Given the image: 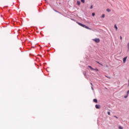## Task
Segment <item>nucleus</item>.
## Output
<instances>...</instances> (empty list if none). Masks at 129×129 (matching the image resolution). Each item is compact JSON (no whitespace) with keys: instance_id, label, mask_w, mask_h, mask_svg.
<instances>
[{"instance_id":"6e6552de","label":"nucleus","mask_w":129,"mask_h":129,"mask_svg":"<svg viewBox=\"0 0 129 129\" xmlns=\"http://www.w3.org/2000/svg\"><path fill=\"white\" fill-rule=\"evenodd\" d=\"M114 28L116 29V31H117V26H116V25H115Z\"/></svg>"},{"instance_id":"f8f14e48","label":"nucleus","mask_w":129,"mask_h":129,"mask_svg":"<svg viewBox=\"0 0 129 129\" xmlns=\"http://www.w3.org/2000/svg\"><path fill=\"white\" fill-rule=\"evenodd\" d=\"M92 16H93V17H94L95 16V13H92Z\"/></svg>"},{"instance_id":"ddd939ff","label":"nucleus","mask_w":129,"mask_h":129,"mask_svg":"<svg viewBox=\"0 0 129 129\" xmlns=\"http://www.w3.org/2000/svg\"><path fill=\"white\" fill-rule=\"evenodd\" d=\"M105 17V15L104 14H103L102 15V18H104Z\"/></svg>"},{"instance_id":"423d86ee","label":"nucleus","mask_w":129,"mask_h":129,"mask_svg":"<svg viewBox=\"0 0 129 129\" xmlns=\"http://www.w3.org/2000/svg\"><path fill=\"white\" fill-rule=\"evenodd\" d=\"M81 4V3H80V1H77L78 6H80Z\"/></svg>"},{"instance_id":"5701e85b","label":"nucleus","mask_w":129,"mask_h":129,"mask_svg":"<svg viewBox=\"0 0 129 129\" xmlns=\"http://www.w3.org/2000/svg\"><path fill=\"white\" fill-rule=\"evenodd\" d=\"M91 89L92 90H93V87L92 86L91 87Z\"/></svg>"},{"instance_id":"a878e982","label":"nucleus","mask_w":129,"mask_h":129,"mask_svg":"<svg viewBox=\"0 0 129 129\" xmlns=\"http://www.w3.org/2000/svg\"><path fill=\"white\" fill-rule=\"evenodd\" d=\"M100 64V65H102V64H100V63H99Z\"/></svg>"},{"instance_id":"4be33fe9","label":"nucleus","mask_w":129,"mask_h":129,"mask_svg":"<svg viewBox=\"0 0 129 129\" xmlns=\"http://www.w3.org/2000/svg\"><path fill=\"white\" fill-rule=\"evenodd\" d=\"M91 85L92 86H93V84H92V83H91Z\"/></svg>"},{"instance_id":"f257e3e1","label":"nucleus","mask_w":129,"mask_h":129,"mask_svg":"<svg viewBox=\"0 0 129 129\" xmlns=\"http://www.w3.org/2000/svg\"><path fill=\"white\" fill-rule=\"evenodd\" d=\"M77 23H78V24L79 25V26H81V27H83V28H85L86 29H88V30H90V28H89V27L86 26V25H85L84 24H83L82 23H80L78 22H77Z\"/></svg>"},{"instance_id":"f03ea898","label":"nucleus","mask_w":129,"mask_h":129,"mask_svg":"<svg viewBox=\"0 0 129 129\" xmlns=\"http://www.w3.org/2000/svg\"><path fill=\"white\" fill-rule=\"evenodd\" d=\"M93 41H94L95 42H96V43H99V42H100V40L99 39V38H95L93 39Z\"/></svg>"},{"instance_id":"0eeeda50","label":"nucleus","mask_w":129,"mask_h":129,"mask_svg":"<svg viewBox=\"0 0 129 129\" xmlns=\"http://www.w3.org/2000/svg\"><path fill=\"white\" fill-rule=\"evenodd\" d=\"M88 67H89V68H90V69H91V70H94V69L92 68V67H91V66H88Z\"/></svg>"},{"instance_id":"39448f33","label":"nucleus","mask_w":129,"mask_h":129,"mask_svg":"<svg viewBox=\"0 0 129 129\" xmlns=\"http://www.w3.org/2000/svg\"><path fill=\"white\" fill-rule=\"evenodd\" d=\"M93 101H94V102H95L96 103H97V102H98L97 99H94Z\"/></svg>"},{"instance_id":"9d476101","label":"nucleus","mask_w":129,"mask_h":129,"mask_svg":"<svg viewBox=\"0 0 129 129\" xmlns=\"http://www.w3.org/2000/svg\"><path fill=\"white\" fill-rule=\"evenodd\" d=\"M81 3H83V4H84V3H85V0H81Z\"/></svg>"},{"instance_id":"9b49d317","label":"nucleus","mask_w":129,"mask_h":129,"mask_svg":"<svg viewBox=\"0 0 129 129\" xmlns=\"http://www.w3.org/2000/svg\"><path fill=\"white\" fill-rule=\"evenodd\" d=\"M127 49L129 51V43L127 44Z\"/></svg>"},{"instance_id":"393cba45","label":"nucleus","mask_w":129,"mask_h":129,"mask_svg":"<svg viewBox=\"0 0 129 129\" xmlns=\"http://www.w3.org/2000/svg\"><path fill=\"white\" fill-rule=\"evenodd\" d=\"M106 77H107V78H109V77H107V76H106Z\"/></svg>"},{"instance_id":"4468645a","label":"nucleus","mask_w":129,"mask_h":129,"mask_svg":"<svg viewBox=\"0 0 129 129\" xmlns=\"http://www.w3.org/2000/svg\"><path fill=\"white\" fill-rule=\"evenodd\" d=\"M94 70H95V71H98V69H94Z\"/></svg>"},{"instance_id":"20e7f679","label":"nucleus","mask_w":129,"mask_h":129,"mask_svg":"<svg viewBox=\"0 0 129 129\" xmlns=\"http://www.w3.org/2000/svg\"><path fill=\"white\" fill-rule=\"evenodd\" d=\"M95 107H96V108H97V109H99V108H100V105L96 104V105H95Z\"/></svg>"},{"instance_id":"6ab92c4d","label":"nucleus","mask_w":129,"mask_h":129,"mask_svg":"<svg viewBox=\"0 0 129 129\" xmlns=\"http://www.w3.org/2000/svg\"><path fill=\"white\" fill-rule=\"evenodd\" d=\"M128 94H129V90L127 91V95H128Z\"/></svg>"},{"instance_id":"b1692460","label":"nucleus","mask_w":129,"mask_h":129,"mask_svg":"<svg viewBox=\"0 0 129 129\" xmlns=\"http://www.w3.org/2000/svg\"><path fill=\"white\" fill-rule=\"evenodd\" d=\"M114 117H116V118H117V117H116V116H114Z\"/></svg>"},{"instance_id":"f3484780","label":"nucleus","mask_w":129,"mask_h":129,"mask_svg":"<svg viewBox=\"0 0 129 129\" xmlns=\"http://www.w3.org/2000/svg\"><path fill=\"white\" fill-rule=\"evenodd\" d=\"M93 8V6L92 5L91 6V7H90V9H92Z\"/></svg>"},{"instance_id":"2eb2a0df","label":"nucleus","mask_w":129,"mask_h":129,"mask_svg":"<svg viewBox=\"0 0 129 129\" xmlns=\"http://www.w3.org/2000/svg\"><path fill=\"white\" fill-rule=\"evenodd\" d=\"M108 115H110V112H107Z\"/></svg>"},{"instance_id":"412c9836","label":"nucleus","mask_w":129,"mask_h":129,"mask_svg":"<svg viewBox=\"0 0 129 129\" xmlns=\"http://www.w3.org/2000/svg\"><path fill=\"white\" fill-rule=\"evenodd\" d=\"M120 40H122V37H121V36H120Z\"/></svg>"},{"instance_id":"dca6fc26","label":"nucleus","mask_w":129,"mask_h":129,"mask_svg":"<svg viewBox=\"0 0 129 129\" xmlns=\"http://www.w3.org/2000/svg\"><path fill=\"white\" fill-rule=\"evenodd\" d=\"M118 128H119V129H122V127H121V126H119Z\"/></svg>"},{"instance_id":"1a4fd4ad","label":"nucleus","mask_w":129,"mask_h":129,"mask_svg":"<svg viewBox=\"0 0 129 129\" xmlns=\"http://www.w3.org/2000/svg\"><path fill=\"white\" fill-rule=\"evenodd\" d=\"M106 11H107V12H108V13H109V12H110V9H107V10H106Z\"/></svg>"},{"instance_id":"a211bd4d","label":"nucleus","mask_w":129,"mask_h":129,"mask_svg":"<svg viewBox=\"0 0 129 129\" xmlns=\"http://www.w3.org/2000/svg\"><path fill=\"white\" fill-rule=\"evenodd\" d=\"M127 96H128V95H126V96H124V98H126L127 97Z\"/></svg>"},{"instance_id":"7ed1b4c3","label":"nucleus","mask_w":129,"mask_h":129,"mask_svg":"<svg viewBox=\"0 0 129 129\" xmlns=\"http://www.w3.org/2000/svg\"><path fill=\"white\" fill-rule=\"evenodd\" d=\"M127 58V56H126L123 58V63H125V61H126V59Z\"/></svg>"},{"instance_id":"aec40b11","label":"nucleus","mask_w":129,"mask_h":129,"mask_svg":"<svg viewBox=\"0 0 129 129\" xmlns=\"http://www.w3.org/2000/svg\"><path fill=\"white\" fill-rule=\"evenodd\" d=\"M55 12H56V13H58V14H60V13H59V12H58V11H57L56 10H55Z\"/></svg>"}]
</instances>
